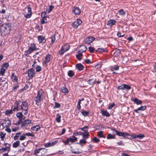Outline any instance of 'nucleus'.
Listing matches in <instances>:
<instances>
[{
    "instance_id": "obj_60",
    "label": "nucleus",
    "mask_w": 156,
    "mask_h": 156,
    "mask_svg": "<svg viewBox=\"0 0 156 156\" xmlns=\"http://www.w3.org/2000/svg\"><path fill=\"white\" fill-rule=\"evenodd\" d=\"M66 131V129H63L62 131L60 134V135L63 134Z\"/></svg>"
},
{
    "instance_id": "obj_36",
    "label": "nucleus",
    "mask_w": 156,
    "mask_h": 156,
    "mask_svg": "<svg viewBox=\"0 0 156 156\" xmlns=\"http://www.w3.org/2000/svg\"><path fill=\"white\" fill-rule=\"evenodd\" d=\"M107 51V50H105L104 49L102 48H98V49L97 50V51L98 52L100 53H102V52H106Z\"/></svg>"
},
{
    "instance_id": "obj_7",
    "label": "nucleus",
    "mask_w": 156,
    "mask_h": 156,
    "mask_svg": "<svg viewBox=\"0 0 156 156\" xmlns=\"http://www.w3.org/2000/svg\"><path fill=\"white\" fill-rule=\"evenodd\" d=\"M21 101H17L15 103L14 108L13 109L14 111H17L21 110Z\"/></svg>"
},
{
    "instance_id": "obj_42",
    "label": "nucleus",
    "mask_w": 156,
    "mask_h": 156,
    "mask_svg": "<svg viewBox=\"0 0 156 156\" xmlns=\"http://www.w3.org/2000/svg\"><path fill=\"white\" fill-rule=\"evenodd\" d=\"M34 135L32 134V133H26L25 134H24L23 135H22L21 136H33Z\"/></svg>"
},
{
    "instance_id": "obj_51",
    "label": "nucleus",
    "mask_w": 156,
    "mask_h": 156,
    "mask_svg": "<svg viewBox=\"0 0 156 156\" xmlns=\"http://www.w3.org/2000/svg\"><path fill=\"white\" fill-rule=\"evenodd\" d=\"M89 51L91 53H93L94 51V49L92 47H90L89 48Z\"/></svg>"
},
{
    "instance_id": "obj_31",
    "label": "nucleus",
    "mask_w": 156,
    "mask_h": 156,
    "mask_svg": "<svg viewBox=\"0 0 156 156\" xmlns=\"http://www.w3.org/2000/svg\"><path fill=\"white\" fill-rule=\"evenodd\" d=\"M76 67L79 70H82L83 68V66L81 64H77Z\"/></svg>"
},
{
    "instance_id": "obj_37",
    "label": "nucleus",
    "mask_w": 156,
    "mask_h": 156,
    "mask_svg": "<svg viewBox=\"0 0 156 156\" xmlns=\"http://www.w3.org/2000/svg\"><path fill=\"white\" fill-rule=\"evenodd\" d=\"M94 80L93 79H90L87 81L88 83L92 86L94 84Z\"/></svg>"
},
{
    "instance_id": "obj_21",
    "label": "nucleus",
    "mask_w": 156,
    "mask_h": 156,
    "mask_svg": "<svg viewBox=\"0 0 156 156\" xmlns=\"http://www.w3.org/2000/svg\"><path fill=\"white\" fill-rule=\"evenodd\" d=\"M115 20H111L108 21L107 24L110 27H112L115 24Z\"/></svg>"
},
{
    "instance_id": "obj_34",
    "label": "nucleus",
    "mask_w": 156,
    "mask_h": 156,
    "mask_svg": "<svg viewBox=\"0 0 156 156\" xmlns=\"http://www.w3.org/2000/svg\"><path fill=\"white\" fill-rule=\"evenodd\" d=\"M53 8H54V7L50 5L49 6L47 9V12L48 13L50 12Z\"/></svg>"
},
{
    "instance_id": "obj_25",
    "label": "nucleus",
    "mask_w": 156,
    "mask_h": 156,
    "mask_svg": "<svg viewBox=\"0 0 156 156\" xmlns=\"http://www.w3.org/2000/svg\"><path fill=\"white\" fill-rule=\"evenodd\" d=\"M132 101L134 102L137 105H140L142 103V101H141L139 100V99L136 98H135L133 100L132 99Z\"/></svg>"
},
{
    "instance_id": "obj_8",
    "label": "nucleus",
    "mask_w": 156,
    "mask_h": 156,
    "mask_svg": "<svg viewBox=\"0 0 156 156\" xmlns=\"http://www.w3.org/2000/svg\"><path fill=\"white\" fill-rule=\"evenodd\" d=\"M69 46L68 44H65L62 46L61 49L59 51V54L60 55L63 54L64 52L69 50Z\"/></svg>"
},
{
    "instance_id": "obj_38",
    "label": "nucleus",
    "mask_w": 156,
    "mask_h": 156,
    "mask_svg": "<svg viewBox=\"0 0 156 156\" xmlns=\"http://www.w3.org/2000/svg\"><path fill=\"white\" fill-rule=\"evenodd\" d=\"M36 66L35 67L36 69V71L37 72H39L41 71V67L40 66L36 65Z\"/></svg>"
},
{
    "instance_id": "obj_48",
    "label": "nucleus",
    "mask_w": 156,
    "mask_h": 156,
    "mask_svg": "<svg viewBox=\"0 0 156 156\" xmlns=\"http://www.w3.org/2000/svg\"><path fill=\"white\" fill-rule=\"evenodd\" d=\"M62 91L63 93H67L68 92V89L65 87H63L62 88Z\"/></svg>"
},
{
    "instance_id": "obj_16",
    "label": "nucleus",
    "mask_w": 156,
    "mask_h": 156,
    "mask_svg": "<svg viewBox=\"0 0 156 156\" xmlns=\"http://www.w3.org/2000/svg\"><path fill=\"white\" fill-rule=\"evenodd\" d=\"M35 49V45L34 44H32L27 50V52L29 53H31Z\"/></svg>"
},
{
    "instance_id": "obj_57",
    "label": "nucleus",
    "mask_w": 156,
    "mask_h": 156,
    "mask_svg": "<svg viewBox=\"0 0 156 156\" xmlns=\"http://www.w3.org/2000/svg\"><path fill=\"white\" fill-rule=\"evenodd\" d=\"M80 103H80V101H78L77 108L79 110H80L81 108Z\"/></svg>"
},
{
    "instance_id": "obj_4",
    "label": "nucleus",
    "mask_w": 156,
    "mask_h": 156,
    "mask_svg": "<svg viewBox=\"0 0 156 156\" xmlns=\"http://www.w3.org/2000/svg\"><path fill=\"white\" fill-rule=\"evenodd\" d=\"M81 129L85 132V133L79 132L75 134V136H89L88 133L87 132L88 130V127L87 126H85L83 128H81Z\"/></svg>"
},
{
    "instance_id": "obj_45",
    "label": "nucleus",
    "mask_w": 156,
    "mask_h": 156,
    "mask_svg": "<svg viewBox=\"0 0 156 156\" xmlns=\"http://www.w3.org/2000/svg\"><path fill=\"white\" fill-rule=\"evenodd\" d=\"M119 67L117 66H114L111 68V70L113 71L114 70H118L119 69Z\"/></svg>"
},
{
    "instance_id": "obj_30",
    "label": "nucleus",
    "mask_w": 156,
    "mask_h": 156,
    "mask_svg": "<svg viewBox=\"0 0 156 156\" xmlns=\"http://www.w3.org/2000/svg\"><path fill=\"white\" fill-rule=\"evenodd\" d=\"M56 117L55 118V120L56 121L58 122H60L61 121V116L59 114H57L56 115Z\"/></svg>"
},
{
    "instance_id": "obj_52",
    "label": "nucleus",
    "mask_w": 156,
    "mask_h": 156,
    "mask_svg": "<svg viewBox=\"0 0 156 156\" xmlns=\"http://www.w3.org/2000/svg\"><path fill=\"white\" fill-rule=\"evenodd\" d=\"M115 106L114 103H112L109 105V106L108 107V109H111Z\"/></svg>"
},
{
    "instance_id": "obj_44",
    "label": "nucleus",
    "mask_w": 156,
    "mask_h": 156,
    "mask_svg": "<svg viewBox=\"0 0 156 156\" xmlns=\"http://www.w3.org/2000/svg\"><path fill=\"white\" fill-rule=\"evenodd\" d=\"M92 140L95 143H98L100 141L99 139L97 137H94L92 139Z\"/></svg>"
},
{
    "instance_id": "obj_47",
    "label": "nucleus",
    "mask_w": 156,
    "mask_h": 156,
    "mask_svg": "<svg viewBox=\"0 0 156 156\" xmlns=\"http://www.w3.org/2000/svg\"><path fill=\"white\" fill-rule=\"evenodd\" d=\"M9 150H10V148H9V147H7L5 148H2V149H0V151H9Z\"/></svg>"
},
{
    "instance_id": "obj_27",
    "label": "nucleus",
    "mask_w": 156,
    "mask_h": 156,
    "mask_svg": "<svg viewBox=\"0 0 156 156\" xmlns=\"http://www.w3.org/2000/svg\"><path fill=\"white\" fill-rule=\"evenodd\" d=\"M101 112L103 116H110L109 113L106 111L102 110Z\"/></svg>"
},
{
    "instance_id": "obj_28",
    "label": "nucleus",
    "mask_w": 156,
    "mask_h": 156,
    "mask_svg": "<svg viewBox=\"0 0 156 156\" xmlns=\"http://www.w3.org/2000/svg\"><path fill=\"white\" fill-rule=\"evenodd\" d=\"M12 109L7 110L5 111V114L7 116H9L12 113Z\"/></svg>"
},
{
    "instance_id": "obj_46",
    "label": "nucleus",
    "mask_w": 156,
    "mask_h": 156,
    "mask_svg": "<svg viewBox=\"0 0 156 156\" xmlns=\"http://www.w3.org/2000/svg\"><path fill=\"white\" fill-rule=\"evenodd\" d=\"M68 75L69 76L72 77L73 76L74 73L73 71L70 70L68 72Z\"/></svg>"
},
{
    "instance_id": "obj_20",
    "label": "nucleus",
    "mask_w": 156,
    "mask_h": 156,
    "mask_svg": "<svg viewBox=\"0 0 156 156\" xmlns=\"http://www.w3.org/2000/svg\"><path fill=\"white\" fill-rule=\"evenodd\" d=\"M39 42L40 43H44L46 42V39L42 36H40L38 38Z\"/></svg>"
},
{
    "instance_id": "obj_61",
    "label": "nucleus",
    "mask_w": 156,
    "mask_h": 156,
    "mask_svg": "<svg viewBox=\"0 0 156 156\" xmlns=\"http://www.w3.org/2000/svg\"><path fill=\"white\" fill-rule=\"evenodd\" d=\"M37 63V61H35L34 62L33 64L32 65V66L35 67V66H36V65H37V64H36Z\"/></svg>"
},
{
    "instance_id": "obj_59",
    "label": "nucleus",
    "mask_w": 156,
    "mask_h": 156,
    "mask_svg": "<svg viewBox=\"0 0 156 156\" xmlns=\"http://www.w3.org/2000/svg\"><path fill=\"white\" fill-rule=\"evenodd\" d=\"M82 151H73V153L75 154H79L82 153Z\"/></svg>"
},
{
    "instance_id": "obj_33",
    "label": "nucleus",
    "mask_w": 156,
    "mask_h": 156,
    "mask_svg": "<svg viewBox=\"0 0 156 156\" xmlns=\"http://www.w3.org/2000/svg\"><path fill=\"white\" fill-rule=\"evenodd\" d=\"M9 66V65L8 63H5L2 64V67L6 70Z\"/></svg>"
},
{
    "instance_id": "obj_11",
    "label": "nucleus",
    "mask_w": 156,
    "mask_h": 156,
    "mask_svg": "<svg viewBox=\"0 0 156 156\" xmlns=\"http://www.w3.org/2000/svg\"><path fill=\"white\" fill-rule=\"evenodd\" d=\"M117 88L118 89L124 90L127 89V90H129L131 89L130 86L125 84H122L118 87Z\"/></svg>"
},
{
    "instance_id": "obj_39",
    "label": "nucleus",
    "mask_w": 156,
    "mask_h": 156,
    "mask_svg": "<svg viewBox=\"0 0 156 156\" xmlns=\"http://www.w3.org/2000/svg\"><path fill=\"white\" fill-rule=\"evenodd\" d=\"M82 54L80 53L76 55V58L79 60H80L82 59Z\"/></svg>"
},
{
    "instance_id": "obj_13",
    "label": "nucleus",
    "mask_w": 156,
    "mask_h": 156,
    "mask_svg": "<svg viewBox=\"0 0 156 156\" xmlns=\"http://www.w3.org/2000/svg\"><path fill=\"white\" fill-rule=\"evenodd\" d=\"M11 124V122L9 120H5L2 123V125L3 126L7 128L10 126Z\"/></svg>"
},
{
    "instance_id": "obj_58",
    "label": "nucleus",
    "mask_w": 156,
    "mask_h": 156,
    "mask_svg": "<svg viewBox=\"0 0 156 156\" xmlns=\"http://www.w3.org/2000/svg\"><path fill=\"white\" fill-rule=\"evenodd\" d=\"M80 142L81 143H82L83 144H85L86 143V141L84 139H83L80 140Z\"/></svg>"
},
{
    "instance_id": "obj_64",
    "label": "nucleus",
    "mask_w": 156,
    "mask_h": 156,
    "mask_svg": "<svg viewBox=\"0 0 156 156\" xmlns=\"http://www.w3.org/2000/svg\"><path fill=\"white\" fill-rule=\"evenodd\" d=\"M121 156H130V155L128 154H126L123 153H122V154Z\"/></svg>"
},
{
    "instance_id": "obj_35",
    "label": "nucleus",
    "mask_w": 156,
    "mask_h": 156,
    "mask_svg": "<svg viewBox=\"0 0 156 156\" xmlns=\"http://www.w3.org/2000/svg\"><path fill=\"white\" fill-rule=\"evenodd\" d=\"M20 145V142L19 141H16L14 142L13 144V146L14 147L16 148L18 146Z\"/></svg>"
},
{
    "instance_id": "obj_6",
    "label": "nucleus",
    "mask_w": 156,
    "mask_h": 156,
    "mask_svg": "<svg viewBox=\"0 0 156 156\" xmlns=\"http://www.w3.org/2000/svg\"><path fill=\"white\" fill-rule=\"evenodd\" d=\"M46 151V150L41 148L36 151H35L34 154L38 156H42L44 155Z\"/></svg>"
},
{
    "instance_id": "obj_18",
    "label": "nucleus",
    "mask_w": 156,
    "mask_h": 156,
    "mask_svg": "<svg viewBox=\"0 0 156 156\" xmlns=\"http://www.w3.org/2000/svg\"><path fill=\"white\" fill-rule=\"evenodd\" d=\"M73 12L75 15H79L80 12V10L79 8L77 7H74L73 10Z\"/></svg>"
},
{
    "instance_id": "obj_55",
    "label": "nucleus",
    "mask_w": 156,
    "mask_h": 156,
    "mask_svg": "<svg viewBox=\"0 0 156 156\" xmlns=\"http://www.w3.org/2000/svg\"><path fill=\"white\" fill-rule=\"evenodd\" d=\"M55 105L54 107L55 108H58L60 106V105L56 102L55 103Z\"/></svg>"
},
{
    "instance_id": "obj_5",
    "label": "nucleus",
    "mask_w": 156,
    "mask_h": 156,
    "mask_svg": "<svg viewBox=\"0 0 156 156\" xmlns=\"http://www.w3.org/2000/svg\"><path fill=\"white\" fill-rule=\"evenodd\" d=\"M21 110H22L24 115H26L28 113V104L26 101H24L21 102Z\"/></svg>"
},
{
    "instance_id": "obj_26",
    "label": "nucleus",
    "mask_w": 156,
    "mask_h": 156,
    "mask_svg": "<svg viewBox=\"0 0 156 156\" xmlns=\"http://www.w3.org/2000/svg\"><path fill=\"white\" fill-rule=\"evenodd\" d=\"M50 56L49 55H46L45 58L44 63L45 64L48 63V62L50 61Z\"/></svg>"
},
{
    "instance_id": "obj_32",
    "label": "nucleus",
    "mask_w": 156,
    "mask_h": 156,
    "mask_svg": "<svg viewBox=\"0 0 156 156\" xmlns=\"http://www.w3.org/2000/svg\"><path fill=\"white\" fill-rule=\"evenodd\" d=\"M11 78L13 81L16 82L17 80V79L16 77V75H14V73H12Z\"/></svg>"
},
{
    "instance_id": "obj_2",
    "label": "nucleus",
    "mask_w": 156,
    "mask_h": 156,
    "mask_svg": "<svg viewBox=\"0 0 156 156\" xmlns=\"http://www.w3.org/2000/svg\"><path fill=\"white\" fill-rule=\"evenodd\" d=\"M113 133H114L115 135H116L118 136H144V135L142 134H140L136 135H130L129 134L127 133L123 132H119L116 130H114L113 132Z\"/></svg>"
},
{
    "instance_id": "obj_62",
    "label": "nucleus",
    "mask_w": 156,
    "mask_h": 156,
    "mask_svg": "<svg viewBox=\"0 0 156 156\" xmlns=\"http://www.w3.org/2000/svg\"><path fill=\"white\" fill-rule=\"evenodd\" d=\"M85 62L87 64H89L90 63V60L89 59H85Z\"/></svg>"
},
{
    "instance_id": "obj_22",
    "label": "nucleus",
    "mask_w": 156,
    "mask_h": 156,
    "mask_svg": "<svg viewBox=\"0 0 156 156\" xmlns=\"http://www.w3.org/2000/svg\"><path fill=\"white\" fill-rule=\"evenodd\" d=\"M31 122V121L29 119L26 120L22 122L21 126H24L29 124H30Z\"/></svg>"
},
{
    "instance_id": "obj_3",
    "label": "nucleus",
    "mask_w": 156,
    "mask_h": 156,
    "mask_svg": "<svg viewBox=\"0 0 156 156\" xmlns=\"http://www.w3.org/2000/svg\"><path fill=\"white\" fill-rule=\"evenodd\" d=\"M44 95V91L42 89H39L38 91L37 94L35 99L37 103H39L43 100Z\"/></svg>"
},
{
    "instance_id": "obj_63",
    "label": "nucleus",
    "mask_w": 156,
    "mask_h": 156,
    "mask_svg": "<svg viewBox=\"0 0 156 156\" xmlns=\"http://www.w3.org/2000/svg\"><path fill=\"white\" fill-rule=\"evenodd\" d=\"M24 119H19V120L18 121V124H20L22 121V120Z\"/></svg>"
},
{
    "instance_id": "obj_9",
    "label": "nucleus",
    "mask_w": 156,
    "mask_h": 156,
    "mask_svg": "<svg viewBox=\"0 0 156 156\" xmlns=\"http://www.w3.org/2000/svg\"><path fill=\"white\" fill-rule=\"evenodd\" d=\"M25 13H26L24 16L26 18H29L31 16V9L30 6H28L27 8H25Z\"/></svg>"
},
{
    "instance_id": "obj_24",
    "label": "nucleus",
    "mask_w": 156,
    "mask_h": 156,
    "mask_svg": "<svg viewBox=\"0 0 156 156\" xmlns=\"http://www.w3.org/2000/svg\"><path fill=\"white\" fill-rule=\"evenodd\" d=\"M146 108V107L145 106H141L140 107H139L138 108H137L136 109H135L134 110V112H136V113H138V111L139 110H140V111H144V110Z\"/></svg>"
},
{
    "instance_id": "obj_19",
    "label": "nucleus",
    "mask_w": 156,
    "mask_h": 156,
    "mask_svg": "<svg viewBox=\"0 0 156 156\" xmlns=\"http://www.w3.org/2000/svg\"><path fill=\"white\" fill-rule=\"evenodd\" d=\"M87 49V48L84 45H82L79 48V52H83L85 51Z\"/></svg>"
},
{
    "instance_id": "obj_12",
    "label": "nucleus",
    "mask_w": 156,
    "mask_h": 156,
    "mask_svg": "<svg viewBox=\"0 0 156 156\" xmlns=\"http://www.w3.org/2000/svg\"><path fill=\"white\" fill-rule=\"evenodd\" d=\"M28 73L29 78H32L35 75L34 70L33 68L29 69L28 71Z\"/></svg>"
},
{
    "instance_id": "obj_49",
    "label": "nucleus",
    "mask_w": 156,
    "mask_h": 156,
    "mask_svg": "<svg viewBox=\"0 0 156 156\" xmlns=\"http://www.w3.org/2000/svg\"><path fill=\"white\" fill-rule=\"evenodd\" d=\"M51 44H52L55 40V35L54 34L51 37Z\"/></svg>"
},
{
    "instance_id": "obj_54",
    "label": "nucleus",
    "mask_w": 156,
    "mask_h": 156,
    "mask_svg": "<svg viewBox=\"0 0 156 156\" xmlns=\"http://www.w3.org/2000/svg\"><path fill=\"white\" fill-rule=\"evenodd\" d=\"M98 136H104V135H103V132L100 131L98 133Z\"/></svg>"
},
{
    "instance_id": "obj_10",
    "label": "nucleus",
    "mask_w": 156,
    "mask_h": 156,
    "mask_svg": "<svg viewBox=\"0 0 156 156\" xmlns=\"http://www.w3.org/2000/svg\"><path fill=\"white\" fill-rule=\"evenodd\" d=\"M82 23V21L80 19H78L73 23V27L74 28L76 29Z\"/></svg>"
},
{
    "instance_id": "obj_56",
    "label": "nucleus",
    "mask_w": 156,
    "mask_h": 156,
    "mask_svg": "<svg viewBox=\"0 0 156 156\" xmlns=\"http://www.w3.org/2000/svg\"><path fill=\"white\" fill-rule=\"evenodd\" d=\"M124 34H122L121 33L119 32H118L117 34V35L119 37H122L124 36Z\"/></svg>"
},
{
    "instance_id": "obj_53",
    "label": "nucleus",
    "mask_w": 156,
    "mask_h": 156,
    "mask_svg": "<svg viewBox=\"0 0 156 156\" xmlns=\"http://www.w3.org/2000/svg\"><path fill=\"white\" fill-rule=\"evenodd\" d=\"M41 16L42 18L46 17V12H43L41 13Z\"/></svg>"
},
{
    "instance_id": "obj_14",
    "label": "nucleus",
    "mask_w": 156,
    "mask_h": 156,
    "mask_svg": "<svg viewBox=\"0 0 156 156\" xmlns=\"http://www.w3.org/2000/svg\"><path fill=\"white\" fill-rule=\"evenodd\" d=\"M76 140L77 138L76 137H74L73 138H68L65 141L64 143L66 145L68 144L69 142H73L76 141Z\"/></svg>"
},
{
    "instance_id": "obj_23",
    "label": "nucleus",
    "mask_w": 156,
    "mask_h": 156,
    "mask_svg": "<svg viewBox=\"0 0 156 156\" xmlns=\"http://www.w3.org/2000/svg\"><path fill=\"white\" fill-rule=\"evenodd\" d=\"M16 116L19 119H25V117L23 116L22 112H18L16 114Z\"/></svg>"
},
{
    "instance_id": "obj_41",
    "label": "nucleus",
    "mask_w": 156,
    "mask_h": 156,
    "mask_svg": "<svg viewBox=\"0 0 156 156\" xmlns=\"http://www.w3.org/2000/svg\"><path fill=\"white\" fill-rule=\"evenodd\" d=\"M48 22L46 17L42 18L41 20V23L42 24H44Z\"/></svg>"
},
{
    "instance_id": "obj_43",
    "label": "nucleus",
    "mask_w": 156,
    "mask_h": 156,
    "mask_svg": "<svg viewBox=\"0 0 156 156\" xmlns=\"http://www.w3.org/2000/svg\"><path fill=\"white\" fill-rule=\"evenodd\" d=\"M5 70V69L2 67L0 69V74L2 76H3L4 74V73Z\"/></svg>"
},
{
    "instance_id": "obj_40",
    "label": "nucleus",
    "mask_w": 156,
    "mask_h": 156,
    "mask_svg": "<svg viewBox=\"0 0 156 156\" xmlns=\"http://www.w3.org/2000/svg\"><path fill=\"white\" fill-rule=\"evenodd\" d=\"M119 14L121 16H124L125 14V12L122 9L119 11Z\"/></svg>"
},
{
    "instance_id": "obj_15",
    "label": "nucleus",
    "mask_w": 156,
    "mask_h": 156,
    "mask_svg": "<svg viewBox=\"0 0 156 156\" xmlns=\"http://www.w3.org/2000/svg\"><path fill=\"white\" fill-rule=\"evenodd\" d=\"M94 39L95 38L93 37H89L85 39V42L87 44H90L92 43Z\"/></svg>"
},
{
    "instance_id": "obj_1",
    "label": "nucleus",
    "mask_w": 156,
    "mask_h": 156,
    "mask_svg": "<svg viewBox=\"0 0 156 156\" xmlns=\"http://www.w3.org/2000/svg\"><path fill=\"white\" fill-rule=\"evenodd\" d=\"M11 28V26L10 23H5L2 25L0 28L2 34L5 35L9 34L10 32Z\"/></svg>"
},
{
    "instance_id": "obj_17",
    "label": "nucleus",
    "mask_w": 156,
    "mask_h": 156,
    "mask_svg": "<svg viewBox=\"0 0 156 156\" xmlns=\"http://www.w3.org/2000/svg\"><path fill=\"white\" fill-rule=\"evenodd\" d=\"M57 143V141H55L54 142L48 143L45 144L44 145V146L45 147H52L54 145L56 144Z\"/></svg>"
},
{
    "instance_id": "obj_50",
    "label": "nucleus",
    "mask_w": 156,
    "mask_h": 156,
    "mask_svg": "<svg viewBox=\"0 0 156 156\" xmlns=\"http://www.w3.org/2000/svg\"><path fill=\"white\" fill-rule=\"evenodd\" d=\"M82 114L84 116H86L88 115L89 112L87 111H83L82 112Z\"/></svg>"
},
{
    "instance_id": "obj_29",
    "label": "nucleus",
    "mask_w": 156,
    "mask_h": 156,
    "mask_svg": "<svg viewBox=\"0 0 156 156\" xmlns=\"http://www.w3.org/2000/svg\"><path fill=\"white\" fill-rule=\"evenodd\" d=\"M40 128V127L38 125L34 126L31 128L32 130L35 131H37Z\"/></svg>"
}]
</instances>
